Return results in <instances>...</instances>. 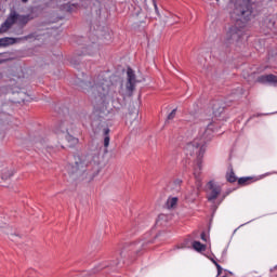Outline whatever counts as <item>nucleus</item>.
Here are the masks:
<instances>
[{
  "instance_id": "nucleus-11",
  "label": "nucleus",
  "mask_w": 277,
  "mask_h": 277,
  "mask_svg": "<svg viewBox=\"0 0 277 277\" xmlns=\"http://www.w3.org/2000/svg\"><path fill=\"white\" fill-rule=\"evenodd\" d=\"M259 83H277V77L273 74L260 76L258 78Z\"/></svg>"
},
{
  "instance_id": "nucleus-13",
  "label": "nucleus",
  "mask_w": 277,
  "mask_h": 277,
  "mask_svg": "<svg viewBox=\"0 0 277 277\" xmlns=\"http://www.w3.org/2000/svg\"><path fill=\"white\" fill-rule=\"evenodd\" d=\"M109 142H110V138H109V128H105L104 129V153H107V148H109Z\"/></svg>"
},
{
  "instance_id": "nucleus-6",
  "label": "nucleus",
  "mask_w": 277,
  "mask_h": 277,
  "mask_svg": "<svg viewBox=\"0 0 277 277\" xmlns=\"http://www.w3.org/2000/svg\"><path fill=\"white\" fill-rule=\"evenodd\" d=\"M72 130V123L68 119L62 121L56 127L55 132L56 133H65V140L71 144V146H75L76 144H79V138L70 135L69 131Z\"/></svg>"
},
{
  "instance_id": "nucleus-24",
  "label": "nucleus",
  "mask_w": 277,
  "mask_h": 277,
  "mask_svg": "<svg viewBox=\"0 0 277 277\" xmlns=\"http://www.w3.org/2000/svg\"><path fill=\"white\" fill-rule=\"evenodd\" d=\"M201 239L202 241H207V234L205 232L201 233Z\"/></svg>"
},
{
  "instance_id": "nucleus-20",
  "label": "nucleus",
  "mask_w": 277,
  "mask_h": 277,
  "mask_svg": "<svg viewBox=\"0 0 277 277\" xmlns=\"http://www.w3.org/2000/svg\"><path fill=\"white\" fill-rule=\"evenodd\" d=\"M181 185H183V181L181 179H177L172 183L173 189L175 192H181Z\"/></svg>"
},
{
  "instance_id": "nucleus-8",
  "label": "nucleus",
  "mask_w": 277,
  "mask_h": 277,
  "mask_svg": "<svg viewBox=\"0 0 277 277\" xmlns=\"http://www.w3.org/2000/svg\"><path fill=\"white\" fill-rule=\"evenodd\" d=\"M210 107L213 116L217 118V116H222V114H224V108L226 107V105L222 100H213L212 102H210Z\"/></svg>"
},
{
  "instance_id": "nucleus-10",
  "label": "nucleus",
  "mask_w": 277,
  "mask_h": 277,
  "mask_svg": "<svg viewBox=\"0 0 277 277\" xmlns=\"http://www.w3.org/2000/svg\"><path fill=\"white\" fill-rule=\"evenodd\" d=\"M127 75L128 81L126 88L128 92H133V90H135V83H137V81L135 80V71H133L131 68H128Z\"/></svg>"
},
{
  "instance_id": "nucleus-30",
  "label": "nucleus",
  "mask_w": 277,
  "mask_h": 277,
  "mask_svg": "<svg viewBox=\"0 0 277 277\" xmlns=\"http://www.w3.org/2000/svg\"><path fill=\"white\" fill-rule=\"evenodd\" d=\"M29 38H31V36L25 37L26 40L29 39Z\"/></svg>"
},
{
  "instance_id": "nucleus-3",
  "label": "nucleus",
  "mask_w": 277,
  "mask_h": 277,
  "mask_svg": "<svg viewBox=\"0 0 277 277\" xmlns=\"http://www.w3.org/2000/svg\"><path fill=\"white\" fill-rule=\"evenodd\" d=\"M213 123L208 124L207 129L201 130V137L195 138L193 142L188 143L185 147V153L189 157H197L198 159V169H195L194 176L196 181L197 192L202 187V179L200 177V170H202V166L200 164V159L205 157V151L207 150V142L211 140L213 135Z\"/></svg>"
},
{
  "instance_id": "nucleus-17",
  "label": "nucleus",
  "mask_w": 277,
  "mask_h": 277,
  "mask_svg": "<svg viewBox=\"0 0 277 277\" xmlns=\"http://www.w3.org/2000/svg\"><path fill=\"white\" fill-rule=\"evenodd\" d=\"M179 205V198L177 197H169L167 200V207L168 209H174Z\"/></svg>"
},
{
  "instance_id": "nucleus-1",
  "label": "nucleus",
  "mask_w": 277,
  "mask_h": 277,
  "mask_svg": "<svg viewBox=\"0 0 277 277\" xmlns=\"http://www.w3.org/2000/svg\"><path fill=\"white\" fill-rule=\"evenodd\" d=\"M82 90L91 98V103L96 109L107 107L109 101H114L116 96V91L111 90L107 79H103L101 76L92 81L82 82Z\"/></svg>"
},
{
  "instance_id": "nucleus-28",
  "label": "nucleus",
  "mask_w": 277,
  "mask_h": 277,
  "mask_svg": "<svg viewBox=\"0 0 277 277\" xmlns=\"http://www.w3.org/2000/svg\"><path fill=\"white\" fill-rule=\"evenodd\" d=\"M163 217H166V216H164V215H160V216H159V220H163Z\"/></svg>"
},
{
  "instance_id": "nucleus-7",
  "label": "nucleus",
  "mask_w": 277,
  "mask_h": 277,
  "mask_svg": "<svg viewBox=\"0 0 277 277\" xmlns=\"http://www.w3.org/2000/svg\"><path fill=\"white\" fill-rule=\"evenodd\" d=\"M60 2L58 8L62 12H77L81 8V0L75 2V0H56Z\"/></svg>"
},
{
  "instance_id": "nucleus-14",
  "label": "nucleus",
  "mask_w": 277,
  "mask_h": 277,
  "mask_svg": "<svg viewBox=\"0 0 277 277\" xmlns=\"http://www.w3.org/2000/svg\"><path fill=\"white\" fill-rule=\"evenodd\" d=\"M12 176H14V171L10 170L8 168H4L2 170V174H1V180L2 181H8V179H12Z\"/></svg>"
},
{
  "instance_id": "nucleus-21",
  "label": "nucleus",
  "mask_w": 277,
  "mask_h": 277,
  "mask_svg": "<svg viewBox=\"0 0 277 277\" xmlns=\"http://www.w3.org/2000/svg\"><path fill=\"white\" fill-rule=\"evenodd\" d=\"M226 179H227L228 183H236L237 182V176L235 175L234 171H230L229 173H227Z\"/></svg>"
},
{
  "instance_id": "nucleus-15",
  "label": "nucleus",
  "mask_w": 277,
  "mask_h": 277,
  "mask_svg": "<svg viewBox=\"0 0 277 277\" xmlns=\"http://www.w3.org/2000/svg\"><path fill=\"white\" fill-rule=\"evenodd\" d=\"M16 42V39L5 37L0 39V47H10V44H14Z\"/></svg>"
},
{
  "instance_id": "nucleus-27",
  "label": "nucleus",
  "mask_w": 277,
  "mask_h": 277,
  "mask_svg": "<svg viewBox=\"0 0 277 277\" xmlns=\"http://www.w3.org/2000/svg\"><path fill=\"white\" fill-rule=\"evenodd\" d=\"M118 254H119V256H122V251L118 250Z\"/></svg>"
},
{
  "instance_id": "nucleus-5",
  "label": "nucleus",
  "mask_w": 277,
  "mask_h": 277,
  "mask_svg": "<svg viewBox=\"0 0 277 277\" xmlns=\"http://www.w3.org/2000/svg\"><path fill=\"white\" fill-rule=\"evenodd\" d=\"M31 18L34 17H31V15L29 14L21 15L16 13V11H11L5 22L0 26V34H5V31H8L12 27V25H14L15 23H18V25H22L23 27H25V25H27V23H29Z\"/></svg>"
},
{
  "instance_id": "nucleus-23",
  "label": "nucleus",
  "mask_w": 277,
  "mask_h": 277,
  "mask_svg": "<svg viewBox=\"0 0 277 277\" xmlns=\"http://www.w3.org/2000/svg\"><path fill=\"white\" fill-rule=\"evenodd\" d=\"M176 118V108H174L169 115L168 120H174Z\"/></svg>"
},
{
  "instance_id": "nucleus-12",
  "label": "nucleus",
  "mask_w": 277,
  "mask_h": 277,
  "mask_svg": "<svg viewBox=\"0 0 277 277\" xmlns=\"http://www.w3.org/2000/svg\"><path fill=\"white\" fill-rule=\"evenodd\" d=\"M83 51L82 52H78L77 55L81 56V55H94V53H96L97 49L94 47V44L92 45H88L85 48H82Z\"/></svg>"
},
{
  "instance_id": "nucleus-29",
  "label": "nucleus",
  "mask_w": 277,
  "mask_h": 277,
  "mask_svg": "<svg viewBox=\"0 0 277 277\" xmlns=\"http://www.w3.org/2000/svg\"><path fill=\"white\" fill-rule=\"evenodd\" d=\"M27 1H29V0H22V3H27Z\"/></svg>"
},
{
  "instance_id": "nucleus-18",
  "label": "nucleus",
  "mask_w": 277,
  "mask_h": 277,
  "mask_svg": "<svg viewBox=\"0 0 277 277\" xmlns=\"http://www.w3.org/2000/svg\"><path fill=\"white\" fill-rule=\"evenodd\" d=\"M256 180H254V177H240L238 179V185H250V183L254 182Z\"/></svg>"
},
{
  "instance_id": "nucleus-25",
  "label": "nucleus",
  "mask_w": 277,
  "mask_h": 277,
  "mask_svg": "<svg viewBox=\"0 0 277 277\" xmlns=\"http://www.w3.org/2000/svg\"><path fill=\"white\" fill-rule=\"evenodd\" d=\"M154 8H155V10H156V12H157V10H158V8H157V1H155V0H154Z\"/></svg>"
},
{
  "instance_id": "nucleus-19",
  "label": "nucleus",
  "mask_w": 277,
  "mask_h": 277,
  "mask_svg": "<svg viewBox=\"0 0 277 277\" xmlns=\"http://www.w3.org/2000/svg\"><path fill=\"white\" fill-rule=\"evenodd\" d=\"M146 246V242L138 241L135 245H132V250H135L136 254H140V248H144Z\"/></svg>"
},
{
  "instance_id": "nucleus-9",
  "label": "nucleus",
  "mask_w": 277,
  "mask_h": 277,
  "mask_svg": "<svg viewBox=\"0 0 277 277\" xmlns=\"http://www.w3.org/2000/svg\"><path fill=\"white\" fill-rule=\"evenodd\" d=\"M208 187L210 189V193L207 196L209 202H213V200H217V196L222 194V187H220V185L214 184L213 181H210L208 183Z\"/></svg>"
},
{
  "instance_id": "nucleus-26",
  "label": "nucleus",
  "mask_w": 277,
  "mask_h": 277,
  "mask_svg": "<svg viewBox=\"0 0 277 277\" xmlns=\"http://www.w3.org/2000/svg\"><path fill=\"white\" fill-rule=\"evenodd\" d=\"M113 265H120V260H118L117 262H114Z\"/></svg>"
},
{
  "instance_id": "nucleus-22",
  "label": "nucleus",
  "mask_w": 277,
  "mask_h": 277,
  "mask_svg": "<svg viewBox=\"0 0 277 277\" xmlns=\"http://www.w3.org/2000/svg\"><path fill=\"white\" fill-rule=\"evenodd\" d=\"M212 263L215 265L217 269V276H222V272H223L222 266L215 260H213Z\"/></svg>"
},
{
  "instance_id": "nucleus-2",
  "label": "nucleus",
  "mask_w": 277,
  "mask_h": 277,
  "mask_svg": "<svg viewBox=\"0 0 277 277\" xmlns=\"http://www.w3.org/2000/svg\"><path fill=\"white\" fill-rule=\"evenodd\" d=\"M252 16V1L250 0H236L235 8L232 13V18L236 21V25L229 27L228 31L226 32V42L227 44H241L243 42V26L240 28L237 25L240 23L250 21Z\"/></svg>"
},
{
  "instance_id": "nucleus-4",
  "label": "nucleus",
  "mask_w": 277,
  "mask_h": 277,
  "mask_svg": "<svg viewBox=\"0 0 277 277\" xmlns=\"http://www.w3.org/2000/svg\"><path fill=\"white\" fill-rule=\"evenodd\" d=\"M98 166H101V154L78 156L76 158V170H95L98 172Z\"/></svg>"
},
{
  "instance_id": "nucleus-16",
  "label": "nucleus",
  "mask_w": 277,
  "mask_h": 277,
  "mask_svg": "<svg viewBox=\"0 0 277 277\" xmlns=\"http://www.w3.org/2000/svg\"><path fill=\"white\" fill-rule=\"evenodd\" d=\"M193 248L196 252H205L207 250V246L201 243L200 241H193Z\"/></svg>"
}]
</instances>
